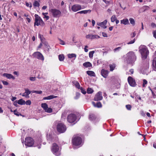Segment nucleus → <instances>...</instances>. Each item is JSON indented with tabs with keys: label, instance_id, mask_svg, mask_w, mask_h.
<instances>
[{
	"label": "nucleus",
	"instance_id": "obj_1",
	"mask_svg": "<svg viewBox=\"0 0 156 156\" xmlns=\"http://www.w3.org/2000/svg\"><path fill=\"white\" fill-rule=\"evenodd\" d=\"M126 55V61L127 63L133 65L136 60V54L133 51H130L127 53Z\"/></svg>",
	"mask_w": 156,
	"mask_h": 156
},
{
	"label": "nucleus",
	"instance_id": "obj_2",
	"mask_svg": "<svg viewBox=\"0 0 156 156\" xmlns=\"http://www.w3.org/2000/svg\"><path fill=\"white\" fill-rule=\"evenodd\" d=\"M51 150L56 156H59L61 154V151L59 149L58 146L56 143H53L52 144Z\"/></svg>",
	"mask_w": 156,
	"mask_h": 156
},
{
	"label": "nucleus",
	"instance_id": "obj_3",
	"mask_svg": "<svg viewBox=\"0 0 156 156\" xmlns=\"http://www.w3.org/2000/svg\"><path fill=\"white\" fill-rule=\"evenodd\" d=\"M139 51L141 54L142 59H146L149 53L147 48L145 46L140 47Z\"/></svg>",
	"mask_w": 156,
	"mask_h": 156
},
{
	"label": "nucleus",
	"instance_id": "obj_4",
	"mask_svg": "<svg viewBox=\"0 0 156 156\" xmlns=\"http://www.w3.org/2000/svg\"><path fill=\"white\" fill-rule=\"evenodd\" d=\"M35 17V22L34 23V26L37 25L39 26L41 25L42 26H44L45 24L42 19L37 14H35L34 15Z\"/></svg>",
	"mask_w": 156,
	"mask_h": 156
},
{
	"label": "nucleus",
	"instance_id": "obj_5",
	"mask_svg": "<svg viewBox=\"0 0 156 156\" xmlns=\"http://www.w3.org/2000/svg\"><path fill=\"white\" fill-rule=\"evenodd\" d=\"M82 141V139L81 137L76 136L72 139V142L73 145L78 146L81 144Z\"/></svg>",
	"mask_w": 156,
	"mask_h": 156
},
{
	"label": "nucleus",
	"instance_id": "obj_6",
	"mask_svg": "<svg viewBox=\"0 0 156 156\" xmlns=\"http://www.w3.org/2000/svg\"><path fill=\"white\" fill-rule=\"evenodd\" d=\"M57 129L59 133H63L66 131V127L64 124L62 123H59L57 126Z\"/></svg>",
	"mask_w": 156,
	"mask_h": 156
},
{
	"label": "nucleus",
	"instance_id": "obj_7",
	"mask_svg": "<svg viewBox=\"0 0 156 156\" xmlns=\"http://www.w3.org/2000/svg\"><path fill=\"white\" fill-rule=\"evenodd\" d=\"M49 12L52 14L53 16L55 18L59 17L61 14V12L56 9H51L49 10Z\"/></svg>",
	"mask_w": 156,
	"mask_h": 156
},
{
	"label": "nucleus",
	"instance_id": "obj_8",
	"mask_svg": "<svg viewBox=\"0 0 156 156\" xmlns=\"http://www.w3.org/2000/svg\"><path fill=\"white\" fill-rule=\"evenodd\" d=\"M34 141L33 139L30 137L26 138L25 140V144L28 147H31L34 144Z\"/></svg>",
	"mask_w": 156,
	"mask_h": 156
},
{
	"label": "nucleus",
	"instance_id": "obj_9",
	"mask_svg": "<svg viewBox=\"0 0 156 156\" xmlns=\"http://www.w3.org/2000/svg\"><path fill=\"white\" fill-rule=\"evenodd\" d=\"M76 119V115L73 114H70L67 116V121L70 123L74 122Z\"/></svg>",
	"mask_w": 156,
	"mask_h": 156
},
{
	"label": "nucleus",
	"instance_id": "obj_10",
	"mask_svg": "<svg viewBox=\"0 0 156 156\" xmlns=\"http://www.w3.org/2000/svg\"><path fill=\"white\" fill-rule=\"evenodd\" d=\"M35 58H37L41 60L42 61L44 60V58L43 56L40 52L38 51H37L34 52L32 55Z\"/></svg>",
	"mask_w": 156,
	"mask_h": 156
},
{
	"label": "nucleus",
	"instance_id": "obj_11",
	"mask_svg": "<svg viewBox=\"0 0 156 156\" xmlns=\"http://www.w3.org/2000/svg\"><path fill=\"white\" fill-rule=\"evenodd\" d=\"M41 107L47 112L51 113L52 112V109L50 108H48V105L46 103L41 104Z\"/></svg>",
	"mask_w": 156,
	"mask_h": 156
},
{
	"label": "nucleus",
	"instance_id": "obj_12",
	"mask_svg": "<svg viewBox=\"0 0 156 156\" xmlns=\"http://www.w3.org/2000/svg\"><path fill=\"white\" fill-rule=\"evenodd\" d=\"M102 98L103 97L102 95V92L101 91H99L95 96L94 100L95 101H98L102 100Z\"/></svg>",
	"mask_w": 156,
	"mask_h": 156
},
{
	"label": "nucleus",
	"instance_id": "obj_13",
	"mask_svg": "<svg viewBox=\"0 0 156 156\" xmlns=\"http://www.w3.org/2000/svg\"><path fill=\"white\" fill-rule=\"evenodd\" d=\"M128 81L130 86L132 87H135L136 85L135 80L131 76H129L128 78Z\"/></svg>",
	"mask_w": 156,
	"mask_h": 156
},
{
	"label": "nucleus",
	"instance_id": "obj_14",
	"mask_svg": "<svg viewBox=\"0 0 156 156\" xmlns=\"http://www.w3.org/2000/svg\"><path fill=\"white\" fill-rule=\"evenodd\" d=\"M72 10L74 12H77L78 11L81 10L82 8L81 6L79 4L74 5L72 7Z\"/></svg>",
	"mask_w": 156,
	"mask_h": 156
},
{
	"label": "nucleus",
	"instance_id": "obj_15",
	"mask_svg": "<svg viewBox=\"0 0 156 156\" xmlns=\"http://www.w3.org/2000/svg\"><path fill=\"white\" fill-rule=\"evenodd\" d=\"M86 37L87 39L93 40L95 39L99 38L100 37L99 36L97 35L88 34L86 36Z\"/></svg>",
	"mask_w": 156,
	"mask_h": 156
},
{
	"label": "nucleus",
	"instance_id": "obj_16",
	"mask_svg": "<svg viewBox=\"0 0 156 156\" xmlns=\"http://www.w3.org/2000/svg\"><path fill=\"white\" fill-rule=\"evenodd\" d=\"M24 90L25 92L24 93L22 96L23 97H24L25 98H28L30 97L29 95L30 94L31 92L28 89L25 88Z\"/></svg>",
	"mask_w": 156,
	"mask_h": 156
},
{
	"label": "nucleus",
	"instance_id": "obj_17",
	"mask_svg": "<svg viewBox=\"0 0 156 156\" xmlns=\"http://www.w3.org/2000/svg\"><path fill=\"white\" fill-rule=\"evenodd\" d=\"M108 73V71L104 69H101V75L105 78H106L107 77Z\"/></svg>",
	"mask_w": 156,
	"mask_h": 156
},
{
	"label": "nucleus",
	"instance_id": "obj_18",
	"mask_svg": "<svg viewBox=\"0 0 156 156\" xmlns=\"http://www.w3.org/2000/svg\"><path fill=\"white\" fill-rule=\"evenodd\" d=\"M3 75L5 77L8 79H12L14 80L15 79V77L11 74L7 73H4Z\"/></svg>",
	"mask_w": 156,
	"mask_h": 156
},
{
	"label": "nucleus",
	"instance_id": "obj_19",
	"mask_svg": "<svg viewBox=\"0 0 156 156\" xmlns=\"http://www.w3.org/2000/svg\"><path fill=\"white\" fill-rule=\"evenodd\" d=\"M92 104L93 106L95 107H97L98 108H100L102 107V105L101 103L100 102H98L96 104H95L94 102H92Z\"/></svg>",
	"mask_w": 156,
	"mask_h": 156
},
{
	"label": "nucleus",
	"instance_id": "obj_20",
	"mask_svg": "<svg viewBox=\"0 0 156 156\" xmlns=\"http://www.w3.org/2000/svg\"><path fill=\"white\" fill-rule=\"evenodd\" d=\"M57 97V96H55L54 95H51L46 97H44L43 98V100H51Z\"/></svg>",
	"mask_w": 156,
	"mask_h": 156
},
{
	"label": "nucleus",
	"instance_id": "obj_21",
	"mask_svg": "<svg viewBox=\"0 0 156 156\" xmlns=\"http://www.w3.org/2000/svg\"><path fill=\"white\" fill-rule=\"evenodd\" d=\"M83 66L86 68H88V67H91L92 66V65L91 63L89 62H87L84 63L83 64Z\"/></svg>",
	"mask_w": 156,
	"mask_h": 156
},
{
	"label": "nucleus",
	"instance_id": "obj_22",
	"mask_svg": "<svg viewBox=\"0 0 156 156\" xmlns=\"http://www.w3.org/2000/svg\"><path fill=\"white\" fill-rule=\"evenodd\" d=\"M121 24H123L125 25L129 24L128 20L127 19H123V20H121Z\"/></svg>",
	"mask_w": 156,
	"mask_h": 156
},
{
	"label": "nucleus",
	"instance_id": "obj_23",
	"mask_svg": "<svg viewBox=\"0 0 156 156\" xmlns=\"http://www.w3.org/2000/svg\"><path fill=\"white\" fill-rule=\"evenodd\" d=\"M96 115L93 114H90L89 115V119L91 121L94 120L96 119Z\"/></svg>",
	"mask_w": 156,
	"mask_h": 156
},
{
	"label": "nucleus",
	"instance_id": "obj_24",
	"mask_svg": "<svg viewBox=\"0 0 156 156\" xmlns=\"http://www.w3.org/2000/svg\"><path fill=\"white\" fill-rule=\"evenodd\" d=\"M89 75L92 76H95V74L94 72L92 71L88 70L86 72Z\"/></svg>",
	"mask_w": 156,
	"mask_h": 156
},
{
	"label": "nucleus",
	"instance_id": "obj_25",
	"mask_svg": "<svg viewBox=\"0 0 156 156\" xmlns=\"http://www.w3.org/2000/svg\"><path fill=\"white\" fill-rule=\"evenodd\" d=\"M107 20H105L104 21L102 22H101V27H102L104 29H105L107 28V26H106L107 23Z\"/></svg>",
	"mask_w": 156,
	"mask_h": 156
},
{
	"label": "nucleus",
	"instance_id": "obj_26",
	"mask_svg": "<svg viewBox=\"0 0 156 156\" xmlns=\"http://www.w3.org/2000/svg\"><path fill=\"white\" fill-rule=\"evenodd\" d=\"M39 1H35L33 3V5L34 7H39L40 6V4L39 2H40V0H38Z\"/></svg>",
	"mask_w": 156,
	"mask_h": 156
},
{
	"label": "nucleus",
	"instance_id": "obj_27",
	"mask_svg": "<svg viewBox=\"0 0 156 156\" xmlns=\"http://www.w3.org/2000/svg\"><path fill=\"white\" fill-rule=\"evenodd\" d=\"M73 84L77 88L79 89L80 87V85L79 83L76 81H74L73 82Z\"/></svg>",
	"mask_w": 156,
	"mask_h": 156
},
{
	"label": "nucleus",
	"instance_id": "obj_28",
	"mask_svg": "<svg viewBox=\"0 0 156 156\" xmlns=\"http://www.w3.org/2000/svg\"><path fill=\"white\" fill-rule=\"evenodd\" d=\"M116 67L115 64H112L109 65L110 70L111 71H113L115 69Z\"/></svg>",
	"mask_w": 156,
	"mask_h": 156
},
{
	"label": "nucleus",
	"instance_id": "obj_29",
	"mask_svg": "<svg viewBox=\"0 0 156 156\" xmlns=\"http://www.w3.org/2000/svg\"><path fill=\"white\" fill-rule=\"evenodd\" d=\"M17 103L18 104L20 105H25V101L22 99H21L18 101Z\"/></svg>",
	"mask_w": 156,
	"mask_h": 156
},
{
	"label": "nucleus",
	"instance_id": "obj_30",
	"mask_svg": "<svg viewBox=\"0 0 156 156\" xmlns=\"http://www.w3.org/2000/svg\"><path fill=\"white\" fill-rule=\"evenodd\" d=\"M91 12V10H83L81 11H80L79 12L77 13H80V14H86L87 13L89 12Z\"/></svg>",
	"mask_w": 156,
	"mask_h": 156
},
{
	"label": "nucleus",
	"instance_id": "obj_31",
	"mask_svg": "<svg viewBox=\"0 0 156 156\" xmlns=\"http://www.w3.org/2000/svg\"><path fill=\"white\" fill-rule=\"evenodd\" d=\"M152 65L154 70L156 71V57L153 60Z\"/></svg>",
	"mask_w": 156,
	"mask_h": 156
},
{
	"label": "nucleus",
	"instance_id": "obj_32",
	"mask_svg": "<svg viewBox=\"0 0 156 156\" xmlns=\"http://www.w3.org/2000/svg\"><path fill=\"white\" fill-rule=\"evenodd\" d=\"M87 93L88 94H91L94 92V90L91 88L88 87L87 90Z\"/></svg>",
	"mask_w": 156,
	"mask_h": 156
},
{
	"label": "nucleus",
	"instance_id": "obj_33",
	"mask_svg": "<svg viewBox=\"0 0 156 156\" xmlns=\"http://www.w3.org/2000/svg\"><path fill=\"white\" fill-rule=\"evenodd\" d=\"M58 59L60 61H63L64 59V57L63 54L60 55H58Z\"/></svg>",
	"mask_w": 156,
	"mask_h": 156
},
{
	"label": "nucleus",
	"instance_id": "obj_34",
	"mask_svg": "<svg viewBox=\"0 0 156 156\" xmlns=\"http://www.w3.org/2000/svg\"><path fill=\"white\" fill-rule=\"evenodd\" d=\"M13 112L14 114L17 116L21 115L24 116L22 115L20 113H19V112L17 111L16 109L14 110L13 111Z\"/></svg>",
	"mask_w": 156,
	"mask_h": 156
},
{
	"label": "nucleus",
	"instance_id": "obj_35",
	"mask_svg": "<svg viewBox=\"0 0 156 156\" xmlns=\"http://www.w3.org/2000/svg\"><path fill=\"white\" fill-rule=\"evenodd\" d=\"M68 56L69 58H72L74 57L76 58V55L75 54H69L68 55Z\"/></svg>",
	"mask_w": 156,
	"mask_h": 156
},
{
	"label": "nucleus",
	"instance_id": "obj_36",
	"mask_svg": "<svg viewBox=\"0 0 156 156\" xmlns=\"http://www.w3.org/2000/svg\"><path fill=\"white\" fill-rule=\"evenodd\" d=\"M116 20V16L115 15H113L111 18V21L112 22H114Z\"/></svg>",
	"mask_w": 156,
	"mask_h": 156
},
{
	"label": "nucleus",
	"instance_id": "obj_37",
	"mask_svg": "<svg viewBox=\"0 0 156 156\" xmlns=\"http://www.w3.org/2000/svg\"><path fill=\"white\" fill-rule=\"evenodd\" d=\"M129 20L131 24L134 26L135 24V22L134 20L132 18H130L129 19Z\"/></svg>",
	"mask_w": 156,
	"mask_h": 156
},
{
	"label": "nucleus",
	"instance_id": "obj_38",
	"mask_svg": "<svg viewBox=\"0 0 156 156\" xmlns=\"http://www.w3.org/2000/svg\"><path fill=\"white\" fill-rule=\"evenodd\" d=\"M147 84V81L145 79H144L143 80V82L142 86L143 87H145V85Z\"/></svg>",
	"mask_w": 156,
	"mask_h": 156
},
{
	"label": "nucleus",
	"instance_id": "obj_39",
	"mask_svg": "<svg viewBox=\"0 0 156 156\" xmlns=\"http://www.w3.org/2000/svg\"><path fill=\"white\" fill-rule=\"evenodd\" d=\"M94 53V51H90L89 53V57L90 58H92L93 56V54Z\"/></svg>",
	"mask_w": 156,
	"mask_h": 156
},
{
	"label": "nucleus",
	"instance_id": "obj_40",
	"mask_svg": "<svg viewBox=\"0 0 156 156\" xmlns=\"http://www.w3.org/2000/svg\"><path fill=\"white\" fill-rule=\"evenodd\" d=\"M38 37L40 38L41 42H42L43 41V39H44L43 36L42 35H41L40 34H39Z\"/></svg>",
	"mask_w": 156,
	"mask_h": 156
},
{
	"label": "nucleus",
	"instance_id": "obj_41",
	"mask_svg": "<svg viewBox=\"0 0 156 156\" xmlns=\"http://www.w3.org/2000/svg\"><path fill=\"white\" fill-rule=\"evenodd\" d=\"M79 89H80L81 92L83 94H85L86 93V91L85 89H83L82 87H80Z\"/></svg>",
	"mask_w": 156,
	"mask_h": 156
},
{
	"label": "nucleus",
	"instance_id": "obj_42",
	"mask_svg": "<svg viewBox=\"0 0 156 156\" xmlns=\"http://www.w3.org/2000/svg\"><path fill=\"white\" fill-rule=\"evenodd\" d=\"M135 40H136L134 38L133 40H132L131 41H130L129 42H127V44H133L135 42Z\"/></svg>",
	"mask_w": 156,
	"mask_h": 156
},
{
	"label": "nucleus",
	"instance_id": "obj_43",
	"mask_svg": "<svg viewBox=\"0 0 156 156\" xmlns=\"http://www.w3.org/2000/svg\"><path fill=\"white\" fill-rule=\"evenodd\" d=\"M126 108L127 109L129 110H131L132 107L131 105H126Z\"/></svg>",
	"mask_w": 156,
	"mask_h": 156
},
{
	"label": "nucleus",
	"instance_id": "obj_44",
	"mask_svg": "<svg viewBox=\"0 0 156 156\" xmlns=\"http://www.w3.org/2000/svg\"><path fill=\"white\" fill-rule=\"evenodd\" d=\"M25 104L27 105H30L31 104V102L30 100H28L27 101H26L25 102Z\"/></svg>",
	"mask_w": 156,
	"mask_h": 156
},
{
	"label": "nucleus",
	"instance_id": "obj_45",
	"mask_svg": "<svg viewBox=\"0 0 156 156\" xmlns=\"http://www.w3.org/2000/svg\"><path fill=\"white\" fill-rule=\"evenodd\" d=\"M80 94L79 93H77L76 94V96L75 97L76 99H78L80 96Z\"/></svg>",
	"mask_w": 156,
	"mask_h": 156
},
{
	"label": "nucleus",
	"instance_id": "obj_46",
	"mask_svg": "<svg viewBox=\"0 0 156 156\" xmlns=\"http://www.w3.org/2000/svg\"><path fill=\"white\" fill-rule=\"evenodd\" d=\"M36 77H30V80L31 81H34L36 79Z\"/></svg>",
	"mask_w": 156,
	"mask_h": 156
},
{
	"label": "nucleus",
	"instance_id": "obj_47",
	"mask_svg": "<svg viewBox=\"0 0 156 156\" xmlns=\"http://www.w3.org/2000/svg\"><path fill=\"white\" fill-rule=\"evenodd\" d=\"M151 26L152 28L156 27V24L154 23H151Z\"/></svg>",
	"mask_w": 156,
	"mask_h": 156
},
{
	"label": "nucleus",
	"instance_id": "obj_48",
	"mask_svg": "<svg viewBox=\"0 0 156 156\" xmlns=\"http://www.w3.org/2000/svg\"><path fill=\"white\" fill-rule=\"evenodd\" d=\"M2 82L3 84L5 85H7L9 84L6 81L2 80Z\"/></svg>",
	"mask_w": 156,
	"mask_h": 156
},
{
	"label": "nucleus",
	"instance_id": "obj_49",
	"mask_svg": "<svg viewBox=\"0 0 156 156\" xmlns=\"http://www.w3.org/2000/svg\"><path fill=\"white\" fill-rule=\"evenodd\" d=\"M153 34L154 37L156 39V30L153 31Z\"/></svg>",
	"mask_w": 156,
	"mask_h": 156
},
{
	"label": "nucleus",
	"instance_id": "obj_50",
	"mask_svg": "<svg viewBox=\"0 0 156 156\" xmlns=\"http://www.w3.org/2000/svg\"><path fill=\"white\" fill-rule=\"evenodd\" d=\"M152 94L153 97L154 98H156V95L154 92L153 91L151 92Z\"/></svg>",
	"mask_w": 156,
	"mask_h": 156
},
{
	"label": "nucleus",
	"instance_id": "obj_51",
	"mask_svg": "<svg viewBox=\"0 0 156 156\" xmlns=\"http://www.w3.org/2000/svg\"><path fill=\"white\" fill-rule=\"evenodd\" d=\"M136 35V33H135V32H134L132 33V34H131V37L132 38H133Z\"/></svg>",
	"mask_w": 156,
	"mask_h": 156
},
{
	"label": "nucleus",
	"instance_id": "obj_52",
	"mask_svg": "<svg viewBox=\"0 0 156 156\" xmlns=\"http://www.w3.org/2000/svg\"><path fill=\"white\" fill-rule=\"evenodd\" d=\"M59 41L61 42L60 44L62 45H64L65 44V42L62 40L60 39H58Z\"/></svg>",
	"mask_w": 156,
	"mask_h": 156
},
{
	"label": "nucleus",
	"instance_id": "obj_53",
	"mask_svg": "<svg viewBox=\"0 0 156 156\" xmlns=\"http://www.w3.org/2000/svg\"><path fill=\"white\" fill-rule=\"evenodd\" d=\"M102 34L103 36L104 37H108V36L107 35V34H106V33L105 32H102Z\"/></svg>",
	"mask_w": 156,
	"mask_h": 156
},
{
	"label": "nucleus",
	"instance_id": "obj_54",
	"mask_svg": "<svg viewBox=\"0 0 156 156\" xmlns=\"http://www.w3.org/2000/svg\"><path fill=\"white\" fill-rule=\"evenodd\" d=\"M121 48V47H118L116 48H115V49H114V52H115L116 51H117V50H119V49H120Z\"/></svg>",
	"mask_w": 156,
	"mask_h": 156
},
{
	"label": "nucleus",
	"instance_id": "obj_55",
	"mask_svg": "<svg viewBox=\"0 0 156 156\" xmlns=\"http://www.w3.org/2000/svg\"><path fill=\"white\" fill-rule=\"evenodd\" d=\"M88 48V46H85L84 48V51L85 52H87L88 51V49L87 48Z\"/></svg>",
	"mask_w": 156,
	"mask_h": 156
},
{
	"label": "nucleus",
	"instance_id": "obj_56",
	"mask_svg": "<svg viewBox=\"0 0 156 156\" xmlns=\"http://www.w3.org/2000/svg\"><path fill=\"white\" fill-rule=\"evenodd\" d=\"M13 73L15 75H16L17 76H18L19 75L18 73V72L14 71Z\"/></svg>",
	"mask_w": 156,
	"mask_h": 156
},
{
	"label": "nucleus",
	"instance_id": "obj_57",
	"mask_svg": "<svg viewBox=\"0 0 156 156\" xmlns=\"http://www.w3.org/2000/svg\"><path fill=\"white\" fill-rule=\"evenodd\" d=\"M36 93L37 94H41L42 93V91L41 90L36 91Z\"/></svg>",
	"mask_w": 156,
	"mask_h": 156
},
{
	"label": "nucleus",
	"instance_id": "obj_58",
	"mask_svg": "<svg viewBox=\"0 0 156 156\" xmlns=\"http://www.w3.org/2000/svg\"><path fill=\"white\" fill-rule=\"evenodd\" d=\"M92 25L93 26H94V25L95 23V21L94 20H92Z\"/></svg>",
	"mask_w": 156,
	"mask_h": 156
},
{
	"label": "nucleus",
	"instance_id": "obj_59",
	"mask_svg": "<svg viewBox=\"0 0 156 156\" xmlns=\"http://www.w3.org/2000/svg\"><path fill=\"white\" fill-rule=\"evenodd\" d=\"M129 72L131 73V74H133L134 73L133 69H131L129 70Z\"/></svg>",
	"mask_w": 156,
	"mask_h": 156
},
{
	"label": "nucleus",
	"instance_id": "obj_60",
	"mask_svg": "<svg viewBox=\"0 0 156 156\" xmlns=\"http://www.w3.org/2000/svg\"><path fill=\"white\" fill-rule=\"evenodd\" d=\"M42 42H41V43H40V44L38 46V48H41L42 47Z\"/></svg>",
	"mask_w": 156,
	"mask_h": 156
},
{
	"label": "nucleus",
	"instance_id": "obj_61",
	"mask_svg": "<svg viewBox=\"0 0 156 156\" xmlns=\"http://www.w3.org/2000/svg\"><path fill=\"white\" fill-rule=\"evenodd\" d=\"M49 16H45L44 18H46V20H48L49 19Z\"/></svg>",
	"mask_w": 156,
	"mask_h": 156
},
{
	"label": "nucleus",
	"instance_id": "obj_62",
	"mask_svg": "<svg viewBox=\"0 0 156 156\" xmlns=\"http://www.w3.org/2000/svg\"><path fill=\"white\" fill-rule=\"evenodd\" d=\"M103 1L107 4H109V2L106 1V0H103Z\"/></svg>",
	"mask_w": 156,
	"mask_h": 156
},
{
	"label": "nucleus",
	"instance_id": "obj_63",
	"mask_svg": "<svg viewBox=\"0 0 156 156\" xmlns=\"http://www.w3.org/2000/svg\"><path fill=\"white\" fill-rule=\"evenodd\" d=\"M103 1L107 4H109V2L106 1V0H103Z\"/></svg>",
	"mask_w": 156,
	"mask_h": 156
},
{
	"label": "nucleus",
	"instance_id": "obj_64",
	"mask_svg": "<svg viewBox=\"0 0 156 156\" xmlns=\"http://www.w3.org/2000/svg\"><path fill=\"white\" fill-rule=\"evenodd\" d=\"M26 19L27 20V21L28 23H30V22L31 20H30V19L28 17H27L26 18Z\"/></svg>",
	"mask_w": 156,
	"mask_h": 156
}]
</instances>
